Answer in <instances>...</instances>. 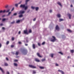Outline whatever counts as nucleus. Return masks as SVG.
<instances>
[{
  "instance_id": "nucleus-1",
  "label": "nucleus",
  "mask_w": 74,
  "mask_h": 74,
  "mask_svg": "<svg viewBox=\"0 0 74 74\" xmlns=\"http://www.w3.org/2000/svg\"><path fill=\"white\" fill-rule=\"evenodd\" d=\"M10 9H8L7 10H4L3 11L1 10L0 11V14H1V13H5V12L7 13L9 12L7 16H9L11 14V12H10Z\"/></svg>"
},
{
  "instance_id": "nucleus-2",
  "label": "nucleus",
  "mask_w": 74,
  "mask_h": 74,
  "mask_svg": "<svg viewBox=\"0 0 74 74\" xmlns=\"http://www.w3.org/2000/svg\"><path fill=\"white\" fill-rule=\"evenodd\" d=\"M25 4H21L20 6V8H24L25 10H26L28 8L27 6H25Z\"/></svg>"
},
{
  "instance_id": "nucleus-3",
  "label": "nucleus",
  "mask_w": 74,
  "mask_h": 74,
  "mask_svg": "<svg viewBox=\"0 0 74 74\" xmlns=\"http://www.w3.org/2000/svg\"><path fill=\"white\" fill-rule=\"evenodd\" d=\"M21 53H23L24 55H26L27 53V50L26 49H23L22 51H21Z\"/></svg>"
},
{
  "instance_id": "nucleus-4",
  "label": "nucleus",
  "mask_w": 74,
  "mask_h": 74,
  "mask_svg": "<svg viewBox=\"0 0 74 74\" xmlns=\"http://www.w3.org/2000/svg\"><path fill=\"white\" fill-rule=\"evenodd\" d=\"M55 30H57L58 32L60 30V28L59 27L58 25H56L55 28Z\"/></svg>"
},
{
  "instance_id": "nucleus-5",
  "label": "nucleus",
  "mask_w": 74,
  "mask_h": 74,
  "mask_svg": "<svg viewBox=\"0 0 74 74\" xmlns=\"http://www.w3.org/2000/svg\"><path fill=\"white\" fill-rule=\"evenodd\" d=\"M29 67H30V68H32V69H36V67L35 66L29 64L28 66Z\"/></svg>"
},
{
  "instance_id": "nucleus-6",
  "label": "nucleus",
  "mask_w": 74,
  "mask_h": 74,
  "mask_svg": "<svg viewBox=\"0 0 74 74\" xmlns=\"http://www.w3.org/2000/svg\"><path fill=\"white\" fill-rule=\"evenodd\" d=\"M52 37L53 38V39L51 40V42H55V41L56 40V38H55V37L54 36H52Z\"/></svg>"
},
{
  "instance_id": "nucleus-7",
  "label": "nucleus",
  "mask_w": 74,
  "mask_h": 74,
  "mask_svg": "<svg viewBox=\"0 0 74 74\" xmlns=\"http://www.w3.org/2000/svg\"><path fill=\"white\" fill-rule=\"evenodd\" d=\"M25 13V11L23 10H20L19 13H18V14H24Z\"/></svg>"
},
{
  "instance_id": "nucleus-8",
  "label": "nucleus",
  "mask_w": 74,
  "mask_h": 74,
  "mask_svg": "<svg viewBox=\"0 0 74 74\" xmlns=\"http://www.w3.org/2000/svg\"><path fill=\"white\" fill-rule=\"evenodd\" d=\"M24 33L25 34H29V33L27 32V29L24 31Z\"/></svg>"
},
{
  "instance_id": "nucleus-9",
  "label": "nucleus",
  "mask_w": 74,
  "mask_h": 74,
  "mask_svg": "<svg viewBox=\"0 0 74 74\" xmlns=\"http://www.w3.org/2000/svg\"><path fill=\"white\" fill-rule=\"evenodd\" d=\"M68 16H69V18L70 19H71V15L69 13H68L67 14Z\"/></svg>"
},
{
  "instance_id": "nucleus-10",
  "label": "nucleus",
  "mask_w": 74,
  "mask_h": 74,
  "mask_svg": "<svg viewBox=\"0 0 74 74\" xmlns=\"http://www.w3.org/2000/svg\"><path fill=\"white\" fill-rule=\"evenodd\" d=\"M58 71H59L60 72V73H61L62 74H64V72H63V71H62V70H58Z\"/></svg>"
},
{
  "instance_id": "nucleus-11",
  "label": "nucleus",
  "mask_w": 74,
  "mask_h": 74,
  "mask_svg": "<svg viewBox=\"0 0 74 74\" xmlns=\"http://www.w3.org/2000/svg\"><path fill=\"white\" fill-rule=\"evenodd\" d=\"M0 70L1 71H2V73L3 74H4V71L3 70V69H2V68H1V67H0Z\"/></svg>"
},
{
  "instance_id": "nucleus-12",
  "label": "nucleus",
  "mask_w": 74,
  "mask_h": 74,
  "mask_svg": "<svg viewBox=\"0 0 74 74\" xmlns=\"http://www.w3.org/2000/svg\"><path fill=\"white\" fill-rule=\"evenodd\" d=\"M53 55H54V54L51 53L50 54L49 56L51 58H53Z\"/></svg>"
},
{
  "instance_id": "nucleus-13",
  "label": "nucleus",
  "mask_w": 74,
  "mask_h": 74,
  "mask_svg": "<svg viewBox=\"0 0 74 74\" xmlns=\"http://www.w3.org/2000/svg\"><path fill=\"white\" fill-rule=\"evenodd\" d=\"M37 56H38V57H39V58H42V56H40V54L39 53H37Z\"/></svg>"
},
{
  "instance_id": "nucleus-14",
  "label": "nucleus",
  "mask_w": 74,
  "mask_h": 74,
  "mask_svg": "<svg viewBox=\"0 0 74 74\" xmlns=\"http://www.w3.org/2000/svg\"><path fill=\"white\" fill-rule=\"evenodd\" d=\"M32 47L33 49H36V45L34 44H33L32 45Z\"/></svg>"
},
{
  "instance_id": "nucleus-15",
  "label": "nucleus",
  "mask_w": 74,
  "mask_h": 74,
  "mask_svg": "<svg viewBox=\"0 0 74 74\" xmlns=\"http://www.w3.org/2000/svg\"><path fill=\"white\" fill-rule=\"evenodd\" d=\"M58 4L61 7H62V4H61V3L60 2H57Z\"/></svg>"
},
{
  "instance_id": "nucleus-16",
  "label": "nucleus",
  "mask_w": 74,
  "mask_h": 74,
  "mask_svg": "<svg viewBox=\"0 0 74 74\" xmlns=\"http://www.w3.org/2000/svg\"><path fill=\"white\" fill-rule=\"evenodd\" d=\"M35 61H36V62H40V60H38L37 58H36L35 59Z\"/></svg>"
},
{
  "instance_id": "nucleus-17",
  "label": "nucleus",
  "mask_w": 74,
  "mask_h": 74,
  "mask_svg": "<svg viewBox=\"0 0 74 74\" xmlns=\"http://www.w3.org/2000/svg\"><path fill=\"white\" fill-rule=\"evenodd\" d=\"M57 17L58 18H61V15L60 14H58L57 15Z\"/></svg>"
},
{
  "instance_id": "nucleus-18",
  "label": "nucleus",
  "mask_w": 74,
  "mask_h": 74,
  "mask_svg": "<svg viewBox=\"0 0 74 74\" xmlns=\"http://www.w3.org/2000/svg\"><path fill=\"white\" fill-rule=\"evenodd\" d=\"M4 65L5 66H8V64L7 63L5 62L4 63Z\"/></svg>"
},
{
  "instance_id": "nucleus-19",
  "label": "nucleus",
  "mask_w": 74,
  "mask_h": 74,
  "mask_svg": "<svg viewBox=\"0 0 74 74\" xmlns=\"http://www.w3.org/2000/svg\"><path fill=\"white\" fill-rule=\"evenodd\" d=\"M32 30H31V29H29V31H28L29 33H32Z\"/></svg>"
},
{
  "instance_id": "nucleus-20",
  "label": "nucleus",
  "mask_w": 74,
  "mask_h": 74,
  "mask_svg": "<svg viewBox=\"0 0 74 74\" xmlns=\"http://www.w3.org/2000/svg\"><path fill=\"white\" fill-rule=\"evenodd\" d=\"M35 8L36 9V11H38L39 9V8H38V7H36Z\"/></svg>"
},
{
  "instance_id": "nucleus-21",
  "label": "nucleus",
  "mask_w": 74,
  "mask_h": 74,
  "mask_svg": "<svg viewBox=\"0 0 74 74\" xmlns=\"http://www.w3.org/2000/svg\"><path fill=\"white\" fill-rule=\"evenodd\" d=\"M14 66H16V67H17L18 66V64L16 63H14Z\"/></svg>"
},
{
  "instance_id": "nucleus-22",
  "label": "nucleus",
  "mask_w": 74,
  "mask_h": 74,
  "mask_svg": "<svg viewBox=\"0 0 74 74\" xmlns=\"http://www.w3.org/2000/svg\"><path fill=\"white\" fill-rule=\"evenodd\" d=\"M21 22V20H18V21H16V23H19V22Z\"/></svg>"
},
{
  "instance_id": "nucleus-23",
  "label": "nucleus",
  "mask_w": 74,
  "mask_h": 74,
  "mask_svg": "<svg viewBox=\"0 0 74 74\" xmlns=\"http://www.w3.org/2000/svg\"><path fill=\"white\" fill-rule=\"evenodd\" d=\"M19 54V52L18 51H16V53H15L16 55H18Z\"/></svg>"
},
{
  "instance_id": "nucleus-24",
  "label": "nucleus",
  "mask_w": 74,
  "mask_h": 74,
  "mask_svg": "<svg viewBox=\"0 0 74 74\" xmlns=\"http://www.w3.org/2000/svg\"><path fill=\"white\" fill-rule=\"evenodd\" d=\"M67 30L68 31V32H70V33L72 32V31H71V30L69 29H68Z\"/></svg>"
},
{
  "instance_id": "nucleus-25",
  "label": "nucleus",
  "mask_w": 74,
  "mask_h": 74,
  "mask_svg": "<svg viewBox=\"0 0 74 74\" xmlns=\"http://www.w3.org/2000/svg\"><path fill=\"white\" fill-rule=\"evenodd\" d=\"M33 74H36V71L33 70Z\"/></svg>"
},
{
  "instance_id": "nucleus-26",
  "label": "nucleus",
  "mask_w": 74,
  "mask_h": 74,
  "mask_svg": "<svg viewBox=\"0 0 74 74\" xmlns=\"http://www.w3.org/2000/svg\"><path fill=\"white\" fill-rule=\"evenodd\" d=\"M74 50H71V53H74Z\"/></svg>"
},
{
  "instance_id": "nucleus-27",
  "label": "nucleus",
  "mask_w": 74,
  "mask_h": 74,
  "mask_svg": "<svg viewBox=\"0 0 74 74\" xmlns=\"http://www.w3.org/2000/svg\"><path fill=\"white\" fill-rule=\"evenodd\" d=\"M58 53H60V54H61V55H63V53H62L61 51H60L58 52Z\"/></svg>"
},
{
  "instance_id": "nucleus-28",
  "label": "nucleus",
  "mask_w": 74,
  "mask_h": 74,
  "mask_svg": "<svg viewBox=\"0 0 74 74\" xmlns=\"http://www.w3.org/2000/svg\"><path fill=\"white\" fill-rule=\"evenodd\" d=\"M39 68L40 69H44V67H42V66H40V67H39Z\"/></svg>"
},
{
  "instance_id": "nucleus-29",
  "label": "nucleus",
  "mask_w": 74,
  "mask_h": 74,
  "mask_svg": "<svg viewBox=\"0 0 74 74\" xmlns=\"http://www.w3.org/2000/svg\"><path fill=\"white\" fill-rule=\"evenodd\" d=\"M8 8V5H6L5 6V8Z\"/></svg>"
},
{
  "instance_id": "nucleus-30",
  "label": "nucleus",
  "mask_w": 74,
  "mask_h": 74,
  "mask_svg": "<svg viewBox=\"0 0 74 74\" xmlns=\"http://www.w3.org/2000/svg\"><path fill=\"white\" fill-rule=\"evenodd\" d=\"M22 16H23V15H22V14H20V15L19 16V18H21V17H22Z\"/></svg>"
},
{
  "instance_id": "nucleus-31",
  "label": "nucleus",
  "mask_w": 74,
  "mask_h": 74,
  "mask_svg": "<svg viewBox=\"0 0 74 74\" xmlns=\"http://www.w3.org/2000/svg\"><path fill=\"white\" fill-rule=\"evenodd\" d=\"M10 43V42L9 41H7L6 43V45H8Z\"/></svg>"
},
{
  "instance_id": "nucleus-32",
  "label": "nucleus",
  "mask_w": 74,
  "mask_h": 74,
  "mask_svg": "<svg viewBox=\"0 0 74 74\" xmlns=\"http://www.w3.org/2000/svg\"><path fill=\"white\" fill-rule=\"evenodd\" d=\"M42 62H44V61H45V58L41 60Z\"/></svg>"
},
{
  "instance_id": "nucleus-33",
  "label": "nucleus",
  "mask_w": 74,
  "mask_h": 74,
  "mask_svg": "<svg viewBox=\"0 0 74 74\" xmlns=\"http://www.w3.org/2000/svg\"><path fill=\"white\" fill-rule=\"evenodd\" d=\"M6 20L5 18H3L2 20V21H5Z\"/></svg>"
},
{
  "instance_id": "nucleus-34",
  "label": "nucleus",
  "mask_w": 74,
  "mask_h": 74,
  "mask_svg": "<svg viewBox=\"0 0 74 74\" xmlns=\"http://www.w3.org/2000/svg\"><path fill=\"white\" fill-rule=\"evenodd\" d=\"M15 23V21H13L11 23V24H14Z\"/></svg>"
},
{
  "instance_id": "nucleus-35",
  "label": "nucleus",
  "mask_w": 74,
  "mask_h": 74,
  "mask_svg": "<svg viewBox=\"0 0 74 74\" xmlns=\"http://www.w3.org/2000/svg\"><path fill=\"white\" fill-rule=\"evenodd\" d=\"M22 1H20L18 3V4H21V3H22Z\"/></svg>"
},
{
  "instance_id": "nucleus-36",
  "label": "nucleus",
  "mask_w": 74,
  "mask_h": 74,
  "mask_svg": "<svg viewBox=\"0 0 74 74\" xmlns=\"http://www.w3.org/2000/svg\"><path fill=\"white\" fill-rule=\"evenodd\" d=\"M35 8V7H34L33 6L31 7V8H32V9H33V10H34Z\"/></svg>"
},
{
  "instance_id": "nucleus-37",
  "label": "nucleus",
  "mask_w": 74,
  "mask_h": 74,
  "mask_svg": "<svg viewBox=\"0 0 74 74\" xmlns=\"http://www.w3.org/2000/svg\"><path fill=\"white\" fill-rule=\"evenodd\" d=\"M62 38H65L66 37H65V36H64V35H62Z\"/></svg>"
},
{
  "instance_id": "nucleus-38",
  "label": "nucleus",
  "mask_w": 74,
  "mask_h": 74,
  "mask_svg": "<svg viewBox=\"0 0 74 74\" xmlns=\"http://www.w3.org/2000/svg\"><path fill=\"white\" fill-rule=\"evenodd\" d=\"M17 15V13H15L13 14V15L14 16H16Z\"/></svg>"
},
{
  "instance_id": "nucleus-39",
  "label": "nucleus",
  "mask_w": 74,
  "mask_h": 74,
  "mask_svg": "<svg viewBox=\"0 0 74 74\" xmlns=\"http://www.w3.org/2000/svg\"><path fill=\"white\" fill-rule=\"evenodd\" d=\"M59 20H60V22H61V21H62L63 20V19L62 18H60L59 19Z\"/></svg>"
},
{
  "instance_id": "nucleus-40",
  "label": "nucleus",
  "mask_w": 74,
  "mask_h": 74,
  "mask_svg": "<svg viewBox=\"0 0 74 74\" xmlns=\"http://www.w3.org/2000/svg\"><path fill=\"white\" fill-rule=\"evenodd\" d=\"M45 44V42H44L42 43V45H44Z\"/></svg>"
},
{
  "instance_id": "nucleus-41",
  "label": "nucleus",
  "mask_w": 74,
  "mask_h": 74,
  "mask_svg": "<svg viewBox=\"0 0 74 74\" xmlns=\"http://www.w3.org/2000/svg\"><path fill=\"white\" fill-rule=\"evenodd\" d=\"M18 4H15V6L16 7H17V6H18Z\"/></svg>"
},
{
  "instance_id": "nucleus-42",
  "label": "nucleus",
  "mask_w": 74,
  "mask_h": 74,
  "mask_svg": "<svg viewBox=\"0 0 74 74\" xmlns=\"http://www.w3.org/2000/svg\"><path fill=\"white\" fill-rule=\"evenodd\" d=\"M55 65H56V66H59V64H58L57 63Z\"/></svg>"
},
{
  "instance_id": "nucleus-43",
  "label": "nucleus",
  "mask_w": 74,
  "mask_h": 74,
  "mask_svg": "<svg viewBox=\"0 0 74 74\" xmlns=\"http://www.w3.org/2000/svg\"><path fill=\"white\" fill-rule=\"evenodd\" d=\"M14 47V45H11V48H13V47Z\"/></svg>"
},
{
  "instance_id": "nucleus-44",
  "label": "nucleus",
  "mask_w": 74,
  "mask_h": 74,
  "mask_svg": "<svg viewBox=\"0 0 74 74\" xmlns=\"http://www.w3.org/2000/svg\"><path fill=\"white\" fill-rule=\"evenodd\" d=\"M38 45L39 46H41V44H40V43H38Z\"/></svg>"
},
{
  "instance_id": "nucleus-45",
  "label": "nucleus",
  "mask_w": 74,
  "mask_h": 74,
  "mask_svg": "<svg viewBox=\"0 0 74 74\" xmlns=\"http://www.w3.org/2000/svg\"><path fill=\"white\" fill-rule=\"evenodd\" d=\"M36 18H34L33 19V21H36Z\"/></svg>"
},
{
  "instance_id": "nucleus-46",
  "label": "nucleus",
  "mask_w": 74,
  "mask_h": 74,
  "mask_svg": "<svg viewBox=\"0 0 74 74\" xmlns=\"http://www.w3.org/2000/svg\"><path fill=\"white\" fill-rule=\"evenodd\" d=\"M18 43L19 44H22V42H18Z\"/></svg>"
},
{
  "instance_id": "nucleus-47",
  "label": "nucleus",
  "mask_w": 74,
  "mask_h": 74,
  "mask_svg": "<svg viewBox=\"0 0 74 74\" xmlns=\"http://www.w3.org/2000/svg\"><path fill=\"white\" fill-rule=\"evenodd\" d=\"M6 60L8 61L9 60L8 59V58H6Z\"/></svg>"
},
{
  "instance_id": "nucleus-48",
  "label": "nucleus",
  "mask_w": 74,
  "mask_h": 74,
  "mask_svg": "<svg viewBox=\"0 0 74 74\" xmlns=\"http://www.w3.org/2000/svg\"><path fill=\"white\" fill-rule=\"evenodd\" d=\"M2 29H3V30H5V28H4V27H2Z\"/></svg>"
},
{
  "instance_id": "nucleus-49",
  "label": "nucleus",
  "mask_w": 74,
  "mask_h": 74,
  "mask_svg": "<svg viewBox=\"0 0 74 74\" xmlns=\"http://www.w3.org/2000/svg\"><path fill=\"white\" fill-rule=\"evenodd\" d=\"M14 10V8H13L11 10V11H12Z\"/></svg>"
},
{
  "instance_id": "nucleus-50",
  "label": "nucleus",
  "mask_w": 74,
  "mask_h": 74,
  "mask_svg": "<svg viewBox=\"0 0 74 74\" xmlns=\"http://www.w3.org/2000/svg\"><path fill=\"white\" fill-rule=\"evenodd\" d=\"M6 74H10V73L8 71H7Z\"/></svg>"
},
{
  "instance_id": "nucleus-51",
  "label": "nucleus",
  "mask_w": 74,
  "mask_h": 74,
  "mask_svg": "<svg viewBox=\"0 0 74 74\" xmlns=\"http://www.w3.org/2000/svg\"><path fill=\"white\" fill-rule=\"evenodd\" d=\"M30 0H26L25 2H28Z\"/></svg>"
},
{
  "instance_id": "nucleus-52",
  "label": "nucleus",
  "mask_w": 74,
  "mask_h": 74,
  "mask_svg": "<svg viewBox=\"0 0 74 74\" xmlns=\"http://www.w3.org/2000/svg\"><path fill=\"white\" fill-rule=\"evenodd\" d=\"M5 16V15H4L2 16V17H3H3H4Z\"/></svg>"
},
{
  "instance_id": "nucleus-53",
  "label": "nucleus",
  "mask_w": 74,
  "mask_h": 74,
  "mask_svg": "<svg viewBox=\"0 0 74 74\" xmlns=\"http://www.w3.org/2000/svg\"><path fill=\"white\" fill-rule=\"evenodd\" d=\"M21 31H19V32H18V34H21Z\"/></svg>"
},
{
  "instance_id": "nucleus-54",
  "label": "nucleus",
  "mask_w": 74,
  "mask_h": 74,
  "mask_svg": "<svg viewBox=\"0 0 74 74\" xmlns=\"http://www.w3.org/2000/svg\"><path fill=\"white\" fill-rule=\"evenodd\" d=\"M49 12H50L51 13L52 12V11L51 10H50L49 11Z\"/></svg>"
},
{
  "instance_id": "nucleus-55",
  "label": "nucleus",
  "mask_w": 74,
  "mask_h": 74,
  "mask_svg": "<svg viewBox=\"0 0 74 74\" xmlns=\"http://www.w3.org/2000/svg\"><path fill=\"white\" fill-rule=\"evenodd\" d=\"M14 62H18V60H14Z\"/></svg>"
},
{
  "instance_id": "nucleus-56",
  "label": "nucleus",
  "mask_w": 74,
  "mask_h": 74,
  "mask_svg": "<svg viewBox=\"0 0 74 74\" xmlns=\"http://www.w3.org/2000/svg\"><path fill=\"white\" fill-rule=\"evenodd\" d=\"M27 2H26L25 1V5H27Z\"/></svg>"
},
{
  "instance_id": "nucleus-57",
  "label": "nucleus",
  "mask_w": 74,
  "mask_h": 74,
  "mask_svg": "<svg viewBox=\"0 0 74 74\" xmlns=\"http://www.w3.org/2000/svg\"><path fill=\"white\" fill-rule=\"evenodd\" d=\"M12 40H14V38H12Z\"/></svg>"
},
{
  "instance_id": "nucleus-58",
  "label": "nucleus",
  "mask_w": 74,
  "mask_h": 74,
  "mask_svg": "<svg viewBox=\"0 0 74 74\" xmlns=\"http://www.w3.org/2000/svg\"><path fill=\"white\" fill-rule=\"evenodd\" d=\"M3 23H1L0 24V26H3Z\"/></svg>"
},
{
  "instance_id": "nucleus-59",
  "label": "nucleus",
  "mask_w": 74,
  "mask_h": 74,
  "mask_svg": "<svg viewBox=\"0 0 74 74\" xmlns=\"http://www.w3.org/2000/svg\"><path fill=\"white\" fill-rule=\"evenodd\" d=\"M25 46H27V45H28V44H25Z\"/></svg>"
},
{
  "instance_id": "nucleus-60",
  "label": "nucleus",
  "mask_w": 74,
  "mask_h": 74,
  "mask_svg": "<svg viewBox=\"0 0 74 74\" xmlns=\"http://www.w3.org/2000/svg\"><path fill=\"white\" fill-rule=\"evenodd\" d=\"M1 44L0 43V48H1Z\"/></svg>"
},
{
  "instance_id": "nucleus-61",
  "label": "nucleus",
  "mask_w": 74,
  "mask_h": 74,
  "mask_svg": "<svg viewBox=\"0 0 74 74\" xmlns=\"http://www.w3.org/2000/svg\"><path fill=\"white\" fill-rule=\"evenodd\" d=\"M70 7H73V5H71Z\"/></svg>"
},
{
  "instance_id": "nucleus-62",
  "label": "nucleus",
  "mask_w": 74,
  "mask_h": 74,
  "mask_svg": "<svg viewBox=\"0 0 74 74\" xmlns=\"http://www.w3.org/2000/svg\"><path fill=\"white\" fill-rule=\"evenodd\" d=\"M26 42L27 43V42H28V40L27 39L26 40Z\"/></svg>"
},
{
  "instance_id": "nucleus-63",
  "label": "nucleus",
  "mask_w": 74,
  "mask_h": 74,
  "mask_svg": "<svg viewBox=\"0 0 74 74\" xmlns=\"http://www.w3.org/2000/svg\"><path fill=\"white\" fill-rule=\"evenodd\" d=\"M29 11H28L27 12V13H28V12H29Z\"/></svg>"
},
{
  "instance_id": "nucleus-64",
  "label": "nucleus",
  "mask_w": 74,
  "mask_h": 74,
  "mask_svg": "<svg viewBox=\"0 0 74 74\" xmlns=\"http://www.w3.org/2000/svg\"><path fill=\"white\" fill-rule=\"evenodd\" d=\"M70 58V57L69 56L68 57V58Z\"/></svg>"
}]
</instances>
